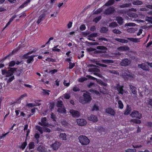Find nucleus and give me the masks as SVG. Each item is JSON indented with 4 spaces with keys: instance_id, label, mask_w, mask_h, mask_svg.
I'll return each mask as SVG.
<instances>
[{
    "instance_id": "30",
    "label": "nucleus",
    "mask_w": 152,
    "mask_h": 152,
    "mask_svg": "<svg viewBox=\"0 0 152 152\" xmlns=\"http://www.w3.org/2000/svg\"><path fill=\"white\" fill-rule=\"evenodd\" d=\"M114 2V0H109L104 4V6H110L113 4Z\"/></svg>"
},
{
    "instance_id": "58",
    "label": "nucleus",
    "mask_w": 152,
    "mask_h": 152,
    "mask_svg": "<svg viewBox=\"0 0 152 152\" xmlns=\"http://www.w3.org/2000/svg\"><path fill=\"white\" fill-rule=\"evenodd\" d=\"M9 133V132H7L6 133L4 134H2V135H0V139H1L5 137L6 135H7Z\"/></svg>"
},
{
    "instance_id": "46",
    "label": "nucleus",
    "mask_w": 152,
    "mask_h": 152,
    "mask_svg": "<svg viewBox=\"0 0 152 152\" xmlns=\"http://www.w3.org/2000/svg\"><path fill=\"white\" fill-rule=\"evenodd\" d=\"M113 32L115 34H120L121 33V31L116 29H115L113 30Z\"/></svg>"
},
{
    "instance_id": "35",
    "label": "nucleus",
    "mask_w": 152,
    "mask_h": 152,
    "mask_svg": "<svg viewBox=\"0 0 152 152\" xmlns=\"http://www.w3.org/2000/svg\"><path fill=\"white\" fill-rule=\"evenodd\" d=\"M140 66V67L144 70H147L148 69V66L145 64H142Z\"/></svg>"
},
{
    "instance_id": "7",
    "label": "nucleus",
    "mask_w": 152,
    "mask_h": 152,
    "mask_svg": "<svg viewBox=\"0 0 152 152\" xmlns=\"http://www.w3.org/2000/svg\"><path fill=\"white\" fill-rule=\"evenodd\" d=\"M130 115L133 118H136L140 119L142 117V115L137 111L133 110L130 114Z\"/></svg>"
},
{
    "instance_id": "34",
    "label": "nucleus",
    "mask_w": 152,
    "mask_h": 152,
    "mask_svg": "<svg viewBox=\"0 0 152 152\" xmlns=\"http://www.w3.org/2000/svg\"><path fill=\"white\" fill-rule=\"evenodd\" d=\"M49 53V50L48 49L46 50L45 48H44L41 50V53L42 54H48Z\"/></svg>"
},
{
    "instance_id": "11",
    "label": "nucleus",
    "mask_w": 152,
    "mask_h": 152,
    "mask_svg": "<svg viewBox=\"0 0 152 152\" xmlns=\"http://www.w3.org/2000/svg\"><path fill=\"white\" fill-rule=\"evenodd\" d=\"M115 89H116L118 92V94L122 95L124 94V90L123 89V86H121L119 84H117L115 87Z\"/></svg>"
},
{
    "instance_id": "42",
    "label": "nucleus",
    "mask_w": 152,
    "mask_h": 152,
    "mask_svg": "<svg viewBox=\"0 0 152 152\" xmlns=\"http://www.w3.org/2000/svg\"><path fill=\"white\" fill-rule=\"evenodd\" d=\"M27 145V142H24L22 143L21 145L20 146V148L22 150H23L25 148Z\"/></svg>"
},
{
    "instance_id": "19",
    "label": "nucleus",
    "mask_w": 152,
    "mask_h": 152,
    "mask_svg": "<svg viewBox=\"0 0 152 152\" xmlns=\"http://www.w3.org/2000/svg\"><path fill=\"white\" fill-rule=\"evenodd\" d=\"M129 49V47L127 46H121L118 48V50L119 51H127Z\"/></svg>"
},
{
    "instance_id": "29",
    "label": "nucleus",
    "mask_w": 152,
    "mask_h": 152,
    "mask_svg": "<svg viewBox=\"0 0 152 152\" xmlns=\"http://www.w3.org/2000/svg\"><path fill=\"white\" fill-rule=\"evenodd\" d=\"M102 63L105 64L113 63V61L112 60L109 59H102Z\"/></svg>"
},
{
    "instance_id": "8",
    "label": "nucleus",
    "mask_w": 152,
    "mask_h": 152,
    "mask_svg": "<svg viewBox=\"0 0 152 152\" xmlns=\"http://www.w3.org/2000/svg\"><path fill=\"white\" fill-rule=\"evenodd\" d=\"M69 112L73 117L77 118L80 116V113L78 111L72 109L69 110Z\"/></svg>"
},
{
    "instance_id": "41",
    "label": "nucleus",
    "mask_w": 152,
    "mask_h": 152,
    "mask_svg": "<svg viewBox=\"0 0 152 152\" xmlns=\"http://www.w3.org/2000/svg\"><path fill=\"white\" fill-rule=\"evenodd\" d=\"M131 4H123L122 5H120V8H125V7H129L131 5Z\"/></svg>"
},
{
    "instance_id": "32",
    "label": "nucleus",
    "mask_w": 152,
    "mask_h": 152,
    "mask_svg": "<svg viewBox=\"0 0 152 152\" xmlns=\"http://www.w3.org/2000/svg\"><path fill=\"white\" fill-rule=\"evenodd\" d=\"M118 108L121 109H122L124 108V104L122 102L121 100H118Z\"/></svg>"
},
{
    "instance_id": "52",
    "label": "nucleus",
    "mask_w": 152,
    "mask_h": 152,
    "mask_svg": "<svg viewBox=\"0 0 152 152\" xmlns=\"http://www.w3.org/2000/svg\"><path fill=\"white\" fill-rule=\"evenodd\" d=\"M135 24L134 23H126L125 25V26H134V25Z\"/></svg>"
},
{
    "instance_id": "25",
    "label": "nucleus",
    "mask_w": 152,
    "mask_h": 152,
    "mask_svg": "<svg viewBox=\"0 0 152 152\" xmlns=\"http://www.w3.org/2000/svg\"><path fill=\"white\" fill-rule=\"evenodd\" d=\"M115 40L117 41L123 43H128V41L127 40H126L124 39H122L118 38H115Z\"/></svg>"
},
{
    "instance_id": "4",
    "label": "nucleus",
    "mask_w": 152,
    "mask_h": 152,
    "mask_svg": "<svg viewBox=\"0 0 152 152\" xmlns=\"http://www.w3.org/2000/svg\"><path fill=\"white\" fill-rule=\"evenodd\" d=\"M37 50V49H34L33 50L31 51H30L28 53L26 54L23 55V57L26 58L27 59L26 61L27 63H30L31 61H33L34 60V58L35 56H28V55L29 54H31L33 52H35Z\"/></svg>"
},
{
    "instance_id": "53",
    "label": "nucleus",
    "mask_w": 152,
    "mask_h": 152,
    "mask_svg": "<svg viewBox=\"0 0 152 152\" xmlns=\"http://www.w3.org/2000/svg\"><path fill=\"white\" fill-rule=\"evenodd\" d=\"M16 62L15 61H11L9 64V66L10 67H12L14 66Z\"/></svg>"
},
{
    "instance_id": "38",
    "label": "nucleus",
    "mask_w": 152,
    "mask_h": 152,
    "mask_svg": "<svg viewBox=\"0 0 152 152\" xmlns=\"http://www.w3.org/2000/svg\"><path fill=\"white\" fill-rule=\"evenodd\" d=\"M69 66L67 67V68L69 69H72L75 66V64L74 63H72V62H69Z\"/></svg>"
},
{
    "instance_id": "51",
    "label": "nucleus",
    "mask_w": 152,
    "mask_h": 152,
    "mask_svg": "<svg viewBox=\"0 0 152 152\" xmlns=\"http://www.w3.org/2000/svg\"><path fill=\"white\" fill-rule=\"evenodd\" d=\"M34 142H31L29 144V148L30 149H32L34 148Z\"/></svg>"
},
{
    "instance_id": "9",
    "label": "nucleus",
    "mask_w": 152,
    "mask_h": 152,
    "mask_svg": "<svg viewBox=\"0 0 152 152\" xmlns=\"http://www.w3.org/2000/svg\"><path fill=\"white\" fill-rule=\"evenodd\" d=\"M114 8L110 7L109 8L106 9L104 12V14L107 15H110L113 14L115 11Z\"/></svg>"
},
{
    "instance_id": "2",
    "label": "nucleus",
    "mask_w": 152,
    "mask_h": 152,
    "mask_svg": "<svg viewBox=\"0 0 152 152\" xmlns=\"http://www.w3.org/2000/svg\"><path fill=\"white\" fill-rule=\"evenodd\" d=\"M83 97H81L80 98V102L83 104H85L90 102L91 98L89 93H84Z\"/></svg>"
},
{
    "instance_id": "60",
    "label": "nucleus",
    "mask_w": 152,
    "mask_h": 152,
    "mask_svg": "<svg viewBox=\"0 0 152 152\" xmlns=\"http://www.w3.org/2000/svg\"><path fill=\"white\" fill-rule=\"evenodd\" d=\"M109 72L110 73L115 74H117L118 73L117 71L115 70H109Z\"/></svg>"
},
{
    "instance_id": "28",
    "label": "nucleus",
    "mask_w": 152,
    "mask_h": 152,
    "mask_svg": "<svg viewBox=\"0 0 152 152\" xmlns=\"http://www.w3.org/2000/svg\"><path fill=\"white\" fill-rule=\"evenodd\" d=\"M97 82L98 84L102 86H106L107 84V83L104 82L101 79H99L97 81Z\"/></svg>"
},
{
    "instance_id": "47",
    "label": "nucleus",
    "mask_w": 152,
    "mask_h": 152,
    "mask_svg": "<svg viewBox=\"0 0 152 152\" xmlns=\"http://www.w3.org/2000/svg\"><path fill=\"white\" fill-rule=\"evenodd\" d=\"M145 20L151 24H152V17H147L146 18Z\"/></svg>"
},
{
    "instance_id": "64",
    "label": "nucleus",
    "mask_w": 152,
    "mask_h": 152,
    "mask_svg": "<svg viewBox=\"0 0 152 152\" xmlns=\"http://www.w3.org/2000/svg\"><path fill=\"white\" fill-rule=\"evenodd\" d=\"M148 104L152 107V99H149L148 101Z\"/></svg>"
},
{
    "instance_id": "33",
    "label": "nucleus",
    "mask_w": 152,
    "mask_h": 152,
    "mask_svg": "<svg viewBox=\"0 0 152 152\" xmlns=\"http://www.w3.org/2000/svg\"><path fill=\"white\" fill-rule=\"evenodd\" d=\"M108 31V28L106 27H102L100 30V32L101 33H106Z\"/></svg>"
},
{
    "instance_id": "50",
    "label": "nucleus",
    "mask_w": 152,
    "mask_h": 152,
    "mask_svg": "<svg viewBox=\"0 0 152 152\" xmlns=\"http://www.w3.org/2000/svg\"><path fill=\"white\" fill-rule=\"evenodd\" d=\"M97 35L96 33H93L91 34L88 36V37H91L93 38V37H97Z\"/></svg>"
},
{
    "instance_id": "48",
    "label": "nucleus",
    "mask_w": 152,
    "mask_h": 152,
    "mask_svg": "<svg viewBox=\"0 0 152 152\" xmlns=\"http://www.w3.org/2000/svg\"><path fill=\"white\" fill-rule=\"evenodd\" d=\"M117 26V24L115 22H112L109 24V26L111 27H115Z\"/></svg>"
},
{
    "instance_id": "54",
    "label": "nucleus",
    "mask_w": 152,
    "mask_h": 152,
    "mask_svg": "<svg viewBox=\"0 0 152 152\" xmlns=\"http://www.w3.org/2000/svg\"><path fill=\"white\" fill-rule=\"evenodd\" d=\"M45 60L48 62H54L55 61V59L50 58H48L45 59Z\"/></svg>"
},
{
    "instance_id": "5",
    "label": "nucleus",
    "mask_w": 152,
    "mask_h": 152,
    "mask_svg": "<svg viewBox=\"0 0 152 152\" xmlns=\"http://www.w3.org/2000/svg\"><path fill=\"white\" fill-rule=\"evenodd\" d=\"M96 49L98 50H98L95 49L94 53L95 54L98 53H105L107 50V48L104 46H99L96 47Z\"/></svg>"
},
{
    "instance_id": "27",
    "label": "nucleus",
    "mask_w": 152,
    "mask_h": 152,
    "mask_svg": "<svg viewBox=\"0 0 152 152\" xmlns=\"http://www.w3.org/2000/svg\"><path fill=\"white\" fill-rule=\"evenodd\" d=\"M116 20L117 21L118 23L120 25L122 24L123 23V19L121 17H117L116 18Z\"/></svg>"
},
{
    "instance_id": "12",
    "label": "nucleus",
    "mask_w": 152,
    "mask_h": 152,
    "mask_svg": "<svg viewBox=\"0 0 152 152\" xmlns=\"http://www.w3.org/2000/svg\"><path fill=\"white\" fill-rule=\"evenodd\" d=\"M88 120L93 122H96L98 121V119L96 115L92 114L88 117Z\"/></svg>"
},
{
    "instance_id": "15",
    "label": "nucleus",
    "mask_w": 152,
    "mask_h": 152,
    "mask_svg": "<svg viewBox=\"0 0 152 152\" xmlns=\"http://www.w3.org/2000/svg\"><path fill=\"white\" fill-rule=\"evenodd\" d=\"M39 124L42 126H47L48 124L46 118L45 117L42 118L41 119V122H39Z\"/></svg>"
},
{
    "instance_id": "49",
    "label": "nucleus",
    "mask_w": 152,
    "mask_h": 152,
    "mask_svg": "<svg viewBox=\"0 0 152 152\" xmlns=\"http://www.w3.org/2000/svg\"><path fill=\"white\" fill-rule=\"evenodd\" d=\"M40 105V104H37L35 105L34 104H33L32 103H27L26 104V106L28 107H33L34 106H37V105Z\"/></svg>"
},
{
    "instance_id": "18",
    "label": "nucleus",
    "mask_w": 152,
    "mask_h": 152,
    "mask_svg": "<svg viewBox=\"0 0 152 152\" xmlns=\"http://www.w3.org/2000/svg\"><path fill=\"white\" fill-rule=\"evenodd\" d=\"M122 76L125 80H128L129 77H132V75L130 74L127 73L125 72L122 73Z\"/></svg>"
},
{
    "instance_id": "63",
    "label": "nucleus",
    "mask_w": 152,
    "mask_h": 152,
    "mask_svg": "<svg viewBox=\"0 0 152 152\" xmlns=\"http://www.w3.org/2000/svg\"><path fill=\"white\" fill-rule=\"evenodd\" d=\"M72 23L71 21H69V23L67 24V26L68 28H71L72 26Z\"/></svg>"
},
{
    "instance_id": "16",
    "label": "nucleus",
    "mask_w": 152,
    "mask_h": 152,
    "mask_svg": "<svg viewBox=\"0 0 152 152\" xmlns=\"http://www.w3.org/2000/svg\"><path fill=\"white\" fill-rule=\"evenodd\" d=\"M130 62L129 60L127 58H125L122 60L121 64V66H126L129 65Z\"/></svg>"
},
{
    "instance_id": "56",
    "label": "nucleus",
    "mask_w": 152,
    "mask_h": 152,
    "mask_svg": "<svg viewBox=\"0 0 152 152\" xmlns=\"http://www.w3.org/2000/svg\"><path fill=\"white\" fill-rule=\"evenodd\" d=\"M34 137H35L37 139V143H38L39 142V135L38 134L36 133L35 134Z\"/></svg>"
},
{
    "instance_id": "23",
    "label": "nucleus",
    "mask_w": 152,
    "mask_h": 152,
    "mask_svg": "<svg viewBox=\"0 0 152 152\" xmlns=\"http://www.w3.org/2000/svg\"><path fill=\"white\" fill-rule=\"evenodd\" d=\"M45 14H42L38 18V20L37 21L38 24H39L42 20L45 18Z\"/></svg>"
},
{
    "instance_id": "14",
    "label": "nucleus",
    "mask_w": 152,
    "mask_h": 152,
    "mask_svg": "<svg viewBox=\"0 0 152 152\" xmlns=\"http://www.w3.org/2000/svg\"><path fill=\"white\" fill-rule=\"evenodd\" d=\"M77 124L80 126H84L87 123L86 121L84 119H77Z\"/></svg>"
},
{
    "instance_id": "61",
    "label": "nucleus",
    "mask_w": 152,
    "mask_h": 152,
    "mask_svg": "<svg viewBox=\"0 0 152 152\" xmlns=\"http://www.w3.org/2000/svg\"><path fill=\"white\" fill-rule=\"evenodd\" d=\"M98 40L99 41H104L106 42H107V41H108V40L107 39H106L105 38H104V37L99 38L98 39Z\"/></svg>"
},
{
    "instance_id": "39",
    "label": "nucleus",
    "mask_w": 152,
    "mask_h": 152,
    "mask_svg": "<svg viewBox=\"0 0 152 152\" xmlns=\"http://www.w3.org/2000/svg\"><path fill=\"white\" fill-rule=\"evenodd\" d=\"M102 18V16L101 15L97 16L94 19L93 21L96 23L101 19Z\"/></svg>"
},
{
    "instance_id": "62",
    "label": "nucleus",
    "mask_w": 152,
    "mask_h": 152,
    "mask_svg": "<svg viewBox=\"0 0 152 152\" xmlns=\"http://www.w3.org/2000/svg\"><path fill=\"white\" fill-rule=\"evenodd\" d=\"M27 96V94H24L21 95L19 97V100H21V99H23V98Z\"/></svg>"
},
{
    "instance_id": "31",
    "label": "nucleus",
    "mask_w": 152,
    "mask_h": 152,
    "mask_svg": "<svg viewBox=\"0 0 152 152\" xmlns=\"http://www.w3.org/2000/svg\"><path fill=\"white\" fill-rule=\"evenodd\" d=\"M132 3L134 5H141L142 4V1L139 0L134 1Z\"/></svg>"
},
{
    "instance_id": "22",
    "label": "nucleus",
    "mask_w": 152,
    "mask_h": 152,
    "mask_svg": "<svg viewBox=\"0 0 152 152\" xmlns=\"http://www.w3.org/2000/svg\"><path fill=\"white\" fill-rule=\"evenodd\" d=\"M37 150L40 152H46L47 149L43 146L40 145L37 148Z\"/></svg>"
},
{
    "instance_id": "1",
    "label": "nucleus",
    "mask_w": 152,
    "mask_h": 152,
    "mask_svg": "<svg viewBox=\"0 0 152 152\" xmlns=\"http://www.w3.org/2000/svg\"><path fill=\"white\" fill-rule=\"evenodd\" d=\"M2 73L5 76L4 80L7 81L8 83L12 82L15 78L13 72L11 70L7 71L5 69L2 70Z\"/></svg>"
},
{
    "instance_id": "6",
    "label": "nucleus",
    "mask_w": 152,
    "mask_h": 152,
    "mask_svg": "<svg viewBox=\"0 0 152 152\" xmlns=\"http://www.w3.org/2000/svg\"><path fill=\"white\" fill-rule=\"evenodd\" d=\"M63 102L61 101L59 99L57 101V106L59 107L58 108L57 111L60 113H64L65 112L66 110L63 107Z\"/></svg>"
},
{
    "instance_id": "10",
    "label": "nucleus",
    "mask_w": 152,
    "mask_h": 152,
    "mask_svg": "<svg viewBox=\"0 0 152 152\" xmlns=\"http://www.w3.org/2000/svg\"><path fill=\"white\" fill-rule=\"evenodd\" d=\"M105 112L106 113L110 114L111 115L115 116L116 113L115 110L111 107H108L105 110Z\"/></svg>"
},
{
    "instance_id": "21",
    "label": "nucleus",
    "mask_w": 152,
    "mask_h": 152,
    "mask_svg": "<svg viewBox=\"0 0 152 152\" xmlns=\"http://www.w3.org/2000/svg\"><path fill=\"white\" fill-rule=\"evenodd\" d=\"M42 91L41 93L42 94L47 96H49L50 92V91L44 89H42Z\"/></svg>"
},
{
    "instance_id": "57",
    "label": "nucleus",
    "mask_w": 152,
    "mask_h": 152,
    "mask_svg": "<svg viewBox=\"0 0 152 152\" xmlns=\"http://www.w3.org/2000/svg\"><path fill=\"white\" fill-rule=\"evenodd\" d=\"M86 28V27L85 25L82 24L80 27V29L81 31H83Z\"/></svg>"
},
{
    "instance_id": "44",
    "label": "nucleus",
    "mask_w": 152,
    "mask_h": 152,
    "mask_svg": "<svg viewBox=\"0 0 152 152\" xmlns=\"http://www.w3.org/2000/svg\"><path fill=\"white\" fill-rule=\"evenodd\" d=\"M28 1L26 0L25 2L23 3L19 7V8L22 9L27 5L28 2H27Z\"/></svg>"
},
{
    "instance_id": "26",
    "label": "nucleus",
    "mask_w": 152,
    "mask_h": 152,
    "mask_svg": "<svg viewBox=\"0 0 152 152\" xmlns=\"http://www.w3.org/2000/svg\"><path fill=\"white\" fill-rule=\"evenodd\" d=\"M99 110V106L96 104H95L92 107L91 111H98Z\"/></svg>"
},
{
    "instance_id": "17",
    "label": "nucleus",
    "mask_w": 152,
    "mask_h": 152,
    "mask_svg": "<svg viewBox=\"0 0 152 152\" xmlns=\"http://www.w3.org/2000/svg\"><path fill=\"white\" fill-rule=\"evenodd\" d=\"M61 143L58 142H56L54 143L51 145V147L54 150L58 149L60 146Z\"/></svg>"
},
{
    "instance_id": "24",
    "label": "nucleus",
    "mask_w": 152,
    "mask_h": 152,
    "mask_svg": "<svg viewBox=\"0 0 152 152\" xmlns=\"http://www.w3.org/2000/svg\"><path fill=\"white\" fill-rule=\"evenodd\" d=\"M131 110V108L129 107V106L128 105H127L126 108L125 110V112L124 113V114L125 115H128L130 113V111Z\"/></svg>"
},
{
    "instance_id": "59",
    "label": "nucleus",
    "mask_w": 152,
    "mask_h": 152,
    "mask_svg": "<svg viewBox=\"0 0 152 152\" xmlns=\"http://www.w3.org/2000/svg\"><path fill=\"white\" fill-rule=\"evenodd\" d=\"M73 90L75 92L79 91H80V89L78 87H74L73 88Z\"/></svg>"
},
{
    "instance_id": "43",
    "label": "nucleus",
    "mask_w": 152,
    "mask_h": 152,
    "mask_svg": "<svg viewBox=\"0 0 152 152\" xmlns=\"http://www.w3.org/2000/svg\"><path fill=\"white\" fill-rule=\"evenodd\" d=\"M131 121L132 122L137 124H140L141 123V121L140 120L137 119H132L131 120Z\"/></svg>"
},
{
    "instance_id": "45",
    "label": "nucleus",
    "mask_w": 152,
    "mask_h": 152,
    "mask_svg": "<svg viewBox=\"0 0 152 152\" xmlns=\"http://www.w3.org/2000/svg\"><path fill=\"white\" fill-rule=\"evenodd\" d=\"M87 80V78H86L85 77H80V78H79L78 79V81L79 82L82 83V82H84L85 81Z\"/></svg>"
},
{
    "instance_id": "37",
    "label": "nucleus",
    "mask_w": 152,
    "mask_h": 152,
    "mask_svg": "<svg viewBox=\"0 0 152 152\" xmlns=\"http://www.w3.org/2000/svg\"><path fill=\"white\" fill-rule=\"evenodd\" d=\"M127 39L128 40L133 42L136 43L138 42V39L134 38H127Z\"/></svg>"
},
{
    "instance_id": "55",
    "label": "nucleus",
    "mask_w": 152,
    "mask_h": 152,
    "mask_svg": "<svg viewBox=\"0 0 152 152\" xmlns=\"http://www.w3.org/2000/svg\"><path fill=\"white\" fill-rule=\"evenodd\" d=\"M96 64L97 65H98L100 66H101V67H106L107 66L106 65L102 64H101L99 63H96Z\"/></svg>"
},
{
    "instance_id": "13",
    "label": "nucleus",
    "mask_w": 152,
    "mask_h": 152,
    "mask_svg": "<svg viewBox=\"0 0 152 152\" xmlns=\"http://www.w3.org/2000/svg\"><path fill=\"white\" fill-rule=\"evenodd\" d=\"M90 66L91 67H93V66H95V67H92L91 68L88 69V71L90 72H100V70L97 68V66L94 65L93 64H91L90 65Z\"/></svg>"
},
{
    "instance_id": "36",
    "label": "nucleus",
    "mask_w": 152,
    "mask_h": 152,
    "mask_svg": "<svg viewBox=\"0 0 152 152\" xmlns=\"http://www.w3.org/2000/svg\"><path fill=\"white\" fill-rule=\"evenodd\" d=\"M66 135L65 133H61L60 135V138L63 140H66Z\"/></svg>"
},
{
    "instance_id": "40",
    "label": "nucleus",
    "mask_w": 152,
    "mask_h": 152,
    "mask_svg": "<svg viewBox=\"0 0 152 152\" xmlns=\"http://www.w3.org/2000/svg\"><path fill=\"white\" fill-rule=\"evenodd\" d=\"M36 129L39 131L40 134H42V133L43 130V128L40 126H36Z\"/></svg>"
},
{
    "instance_id": "20",
    "label": "nucleus",
    "mask_w": 152,
    "mask_h": 152,
    "mask_svg": "<svg viewBox=\"0 0 152 152\" xmlns=\"http://www.w3.org/2000/svg\"><path fill=\"white\" fill-rule=\"evenodd\" d=\"M130 89L132 93L134 94H137V88L134 86L132 85H129Z\"/></svg>"
},
{
    "instance_id": "3",
    "label": "nucleus",
    "mask_w": 152,
    "mask_h": 152,
    "mask_svg": "<svg viewBox=\"0 0 152 152\" xmlns=\"http://www.w3.org/2000/svg\"><path fill=\"white\" fill-rule=\"evenodd\" d=\"M78 139L80 143L83 145H87L90 142L89 139L85 135H80Z\"/></svg>"
}]
</instances>
